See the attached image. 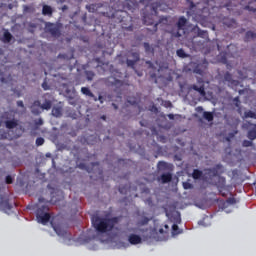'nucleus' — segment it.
Masks as SVG:
<instances>
[{
    "instance_id": "f257e3e1",
    "label": "nucleus",
    "mask_w": 256,
    "mask_h": 256,
    "mask_svg": "<svg viewBox=\"0 0 256 256\" xmlns=\"http://www.w3.org/2000/svg\"><path fill=\"white\" fill-rule=\"evenodd\" d=\"M117 223V217H113L111 219H102L100 217H96L95 220H93V226H95L96 230L100 233L112 231Z\"/></svg>"
},
{
    "instance_id": "f03ea898",
    "label": "nucleus",
    "mask_w": 256,
    "mask_h": 256,
    "mask_svg": "<svg viewBox=\"0 0 256 256\" xmlns=\"http://www.w3.org/2000/svg\"><path fill=\"white\" fill-rule=\"evenodd\" d=\"M150 9L151 13L144 12V16H142V22L147 26L155 24V17L158 16V10H161V3H152Z\"/></svg>"
},
{
    "instance_id": "7ed1b4c3",
    "label": "nucleus",
    "mask_w": 256,
    "mask_h": 256,
    "mask_svg": "<svg viewBox=\"0 0 256 256\" xmlns=\"http://www.w3.org/2000/svg\"><path fill=\"white\" fill-rule=\"evenodd\" d=\"M50 208L47 205L39 206L36 211V218L38 220V223H42L43 225H46L48 222H50L51 215L48 213Z\"/></svg>"
},
{
    "instance_id": "20e7f679",
    "label": "nucleus",
    "mask_w": 256,
    "mask_h": 256,
    "mask_svg": "<svg viewBox=\"0 0 256 256\" xmlns=\"http://www.w3.org/2000/svg\"><path fill=\"white\" fill-rule=\"evenodd\" d=\"M15 202H10L7 195H0V210L9 214L12 211Z\"/></svg>"
},
{
    "instance_id": "39448f33",
    "label": "nucleus",
    "mask_w": 256,
    "mask_h": 256,
    "mask_svg": "<svg viewBox=\"0 0 256 256\" xmlns=\"http://www.w3.org/2000/svg\"><path fill=\"white\" fill-rule=\"evenodd\" d=\"M45 32L50 34L53 38L61 37V30L55 23L47 22Z\"/></svg>"
},
{
    "instance_id": "423d86ee",
    "label": "nucleus",
    "mask_w": 256,
    "mask_h": 256,
    "mask_svg": "<svg viewBox=\"0 0 256 256\" xmlns=\"http://www.w3.org/2000/svg\"><path fill=\"white\" fill-rule=\"evenodd\" d=\"M2 68H4L5 72L2 71ZM9 69L10 67L0 66V81L1 83L13 85V76L9 74Z\"/></svg>"
},
{
    "instance_id": "0eeeda50",
    "label": "nucleus",
    "mask_w": 256,
    "mask_h": 256,
    "mask_svg": "<svg viewBox=\"0 0 256 256\" xmlns=\"http://www.w3.org/2000/svg\"><path fill=\"white\" fill-rule=\"evenodd\" d=\"M128 58L132 59H126V66L134 69V66L139 62L140 60V53L139 52H133L129 51Z\"/></svg>"
},
{
    "instance_id": "6e6552de",
    "label": "nucleus",
    "mask_w": 256,
    "mask_h": 256,
    "mask_svg": "<svg viewBox=\"0 0 256 256\" xmlns=\"http://www.w3.org/2000/svg\"><path fill=\"white\" fill-rule=\"evenodd\" d=\"M206 173L211 178L218 177L220 174L223 173V165L216 164L214 167L206 169Z\"/></svg>"
},
{
    "instance_id": "1a4fd4ad",
    "label": "nucleus",
    "mask_w": 256,
    "mask_h": 256,
    "mask_svg": "<svg viewBox=\"0 0 256 256\" xmlns=\"http://www.w3.org/2000/svg\"><path fill=\"white\" fill-rule=\"evenodd\" d=\"M241 5L244 6L243 9L250 11V12H256V0H240Z\"/></svg>"
},
{
    "instance_id": "9d476101",
    "label": "nucleus",
    "mask_w": 256,
    "mask_h": 256,
    "mask_svg": "<svg viewBox=\"0 0 256 256\" xmlns=\"http://www.w3.org/2000/svg\"><path fill=\"white\" fill-rule=\"evenodd\" d=\"M50 225H52L55 233H57L58 236L65 237L67 235V230L62 227L61 224H55L54 220L50 221Z\"/></svg>"
},
{
    "instance_id": "9b49d317",
    "label": "nucleus",
    "mask_w": 256,
    "mask_h": 256,
    "mask_svg": "<svg viewBox=\"0 0 256 256\" xmlns=\"http://www.w3.org/2000/svg\"><path fill=\"white\" fill-rule=\"evenodd\" d=\"M172 178H173L172 173L166 172L157 177V182L162 184L171 183Z\"/></svg>"
},
{
    "instance_id": "f8f14e48",
    "label": "nucleus",
    "mask_w": 256,
    "mask_h": 256,
    "mask_svg": "<svg viewBox=\"0 0 256 256\" xmlns=\"http://www.w3.org/2000/svg\"><path fill=\"white\" fill-rule=\"evenodd\" d=\"M128 242L130 245L142 244V237H140L138 234L132 233L128 236Z\"/></svg>"
},
{
    "instance_id": "ddd939ff",
    "label": "nucleus",
    "mask_w": 256,
    "mask_h": 256,
    "mask_svg": "<svg viewBox=\"0 0 256 256\" xmlns=\"http://www.w3.org/2000/svg\"><path fill=\"white\" fill-rule=\"evenodd\" d=\"M157 170L158 172L170 171L172 170V164L164 161H160L157 163Z\"/></svg>"
},
{
    "instance_id": "4468645a",
    "label": "nucleus",
    "mask_w": 256,
    "mask_h": 256,
    "mask_svg": "<svg viewBox=\"0 0 256 256\" xmlns=\"http://www.w3.org/2000/svg\"><path fill=\"white\" fill-rule=\"evenodd\" d=\"M18 125H19V121L16 118H12L11 120L5 121L6 129H9V130L17 128Z\"/></svg>"
},
{
    "instance_id": "2eb2a0df",
    "label": "nucleus",
    "mask_w": 256,
    "mask_h": 256,
    "mask_svg": "<svg viewBox=\"0 0 256 256\" xmlns=\"http://www.w3.org/2000/svg\"><path fill=\"white\" fill-rule=\"evenodd\" d=\"M198 82L201 83L200 87H198L197 85H193V86H192V89H193L194 91L199 92V94H200L201 96H204V95H205L204 81H203L202 78H199V79H198Z\"/></svg>"
},
{
    "instance_id": "dca6fc26",
    "label": "nucleus",
    "mask_w": 256,
    "mask_h": 256,
    "mask_svg": "<svg viewBox=\"0 0 256 256\" xmlns=\"http://www.w3.org/2000/svg\"><path fill=\"white\" fill-rule=\"evenodd\" d=\"M42 107V104L40 101H34L33 104L31 105V112L34 115H39L41 113L40 109Z\"/></svg>"
},
{
    "instance_id": "f3484780",
    "label": "nucleus",
    "mask_w": 256,
    "mask_h": 256,
    "mask_svg": "<svg viewBox=\"0 0 256 256\" xmlns=\"http://www.w3.org/2000/svg\"><path fill=\"white\" fill-rule=\"evenodd\" d=\"M249 126H253V128L247 132V138L253 141L256 139V123H249Z\"/></svg>"
},
{
    "instance_id": "a211bd4d",
    "label": "nucleus",
    "mask_w": 256,
    "mask_h": 256,
    "mask_svg": "<svg viewBox=\"0 0 256 256\" xmlns=\"http://www.w3.org/2000/svg\"><path fill=\"white\" fill-rule=\"evenodd\" d=\"M42 14L43 16H49L52 17L53 15V8L50 5H43L42 7Z\"/></svg>"
},
{
    "instance_id": "6ab92c4d",
    "label": "nucleus",
    "mask_w": 256,
    "mask_h": 256,
    "mask_svg": "<svg viewBox=\"0 0 256 256\" xmlns=\"http://www.w3.org/2000/svg\"><path fill=\"white\" fill-rule=\"evenodd\" d=\"M52 115L54 117H62L63 108L61 106H54L53 109H52Z\"/></svg>"
},
{
    "instance_id": "aec40b11",
    "label": "nucleus",
    "mask_w": 256,
    "mask_h": 256,
    "mask_svg": "<svg viewBox=\"0 0 256 256\" xmlns=\"http://www.w3.org/2000/svg\"><path fill=\"white\" fill-rule=\"evenodd\" d=\"M187 25V19L186 17L182 16V17H179L178 19V22H177V28L178 30H182L186 27Z\"/></svg>"
},
{
    "instance_id": "412c9836",
    "label": "nucleus",
    "mask_w": 256,
    "mask_h": 256,
    "mask_svg": "<svg viewBox=\"0 0 256 256\" xmlns=\"http://www.w3.org/2000/svg\"><path fill=\"white\" fill-rule=\"evenodd\" d=\"M81 93L92 98L93 100L97 101V97L94 95L93 92L90 91L89 88H86V87H82L81 88Z\"/></svg>"
},
{
    "instance_id": "4be33fe9",
    "label": "nucleus",
    "mask_w": 256,
    "mask_h": 256,
    "mask_svg": "<svg viewBox=\"0 0 256 256\" xmlns=\"http://www.w3.org/2000/svg\"><path fill=\"white\" fill-rule=\"evenodd\" d=\"M206 69H207V67H204L203 65L198 64V65H196L195 68H194V73H195V74H198V75H200V76H203Z\"/></svg>"
},
{
    "instance_id": "5701e85b",
    "label": "nucleus",
    "mask_w": 256,
    "mask_h": 256,
    "mask_svg": "<svg viewBox=\"0 0 256 256\" xmlns=\"http://www.w3.org/2000/svg\"><path fill=\"white\" fill-rule=\"evenodd\" d=\"M255 38H256V33L249 30L246 32V35L244 36V42L248 43Z\"/></svg>"
},
{
    "instance_id": "b1692460",
    "label": "nucleus",
    "mask_w": 256,
    "mask_h": 256,
    "mask_svg": "<svg viewBox=\"0 0 256 256\" xmlns=\"http://www.w3.org/2000/svg\"><path fill=\"white\" fill-rule=\"evenodd\" d=\"M12 39H13V35L10 34L9 31H5V32H4V35H3V41H4V43H10V42L12 41Z\"/></svg>"
},
{
    "instance_id": "393cba45",
    "label": "nucleus",
    "mask_w": 256,
    "mask_h": 256,
    "mask_svg": "<svg viewBox=\"0 0 256 256\" xmlns=\"http://www.w3.org/2000/svg\"><path fill=\"white\" fill-rule=\"evenodd\" d=\"M203 117H204V119L207 120L208 122H211V121L214 120V114H213L212 112L204 111Z\"/></svg>"
},
{
    "instance_id": "a878e982",
    "label": "nucleus",
    "mask_w": 256,
    "mask_h": 256,
    "mask_svg": "<svg viewBox=\"0 0 256 256\" xmlns=\"http://www.w3.org/2000/svg\"><path fill=\"white\" fill-rule=\"evenodd\" d=\"M52 108V101H50V100H46V101H44V103L43 104H41V109L42 110H50Z\"/></svg>"
},
{
    "instance_id": "bb28decb",
    "label": "nucleus",
    "mask_w": 256,
    "mask_h": 256,
    "mask_svg": "<svg viewBox=\"0 0 256 256\" xmlns=\"http://www.w3.org/2000/svg\"><path fill=\"white\" fill-rule=\"evenodd\" d=\"M203 176V172L201 170L198 169H194L193 173H192V177L193 179L197 180V179H201Z\"/></svg>"
},
{
    "instance_id": "cd10ccee",
    "label": "nucleus",
    "mask_w": 256,
    "mask_h": 256,
    "mask_svg": "<svg viewBox=\"0 0 256 256\" xmlns=\"http://www.w3.org/2000/svg\"><path fill=\"white\" fill-rule=\"evenodd\" d=\"M224 25H226L228 28H236L237 22L235 21V19H230L228 21H225Z\"/></svg>"
},
{
    "instance_id": "c85d7f7f",
    "label": "nucleus",
    "mask_w": 256,
    "mask_h": 256,
    "mask_svg": "<svg viewBox=\"0 0 256 256\" xmlns=\"http://www.w3.org/2000/svg\"><path fill=\"white\" fill-rule=\"evenodd\" d=\"M176 54L179 58L181 59H185L188 57V54L185 52V50H183L182 48H179L177 51H176Z\"/></svg>"
},
{
    "instance_id": "c756f323",
    "label": "nucleus",
    "mask_w": 256,
    "mask_h": 256,
    "mask_svg": "<svg viewBox=\"0 0 256 256\" xmlns=\"http://www.w3.org/2000/svg\"><path fill=\"white\" fill-rule=\"evenodd\" d=\"M85 76H86V79L88 81H93L94 77H95V73L93 71H85Z\"/></svg>"
},
{
    "instance_id": "7c9ffc66",
    "label": "nucleus",
    "mask_w": 256,
    "mask_h": 256,
    "mask_svg": "<svg viewBox=\"0 0 256 256\" xmlns=\"http://www.w3.org/2000/svg\"><path fill=\"white\" fill-rule=\"evenodd\" d=\"M244 117L256 119V113L251 110H248L244 113Z\"/></svg>"
},
{
    "instance_id": "2f4dec72",
    "label": "nucleus",
    "mask_w": 256,
    "mask_h": 256,
    "mask_svg": "<svg viewBox=\"0 0 256 256\" xmlns=\"http://www.w3.org/2000/svg\"><path fill=\"white\" fill-rule=\"evenodd\" d=\"M144 49L146 53L154 54V48H152L149 43H144Z\"/></svg>"
},
{
    "instance_id": "473e14b6",
    "label": "nucleus",
    "mask_w": 256,
    "mask_h": 256,
    "mask_svg": "<svg viewBox=\"0 0 256 256\" xmlns=\"http://www.w3.org/2000/svg\"><path fill=\"white\" fill-rule=\"evenodd\" d=\"M224 80H225V82H228V83L233 82V75L230 74L229 72H226L224 74Z\"/></svg>"
},
{
    "instance_id": "72a5a7b5",
    "label": "nucleus",
    "mask_w": 256,
    "mask_h": 256,
    "mask_svg": "<svg viewBox=\"0 0 256 256\" xmlns=\"http://www.w3.org/2000/svg\"><path fill=\"white\" fill-rule=\"evenodd\" d=\"M150 222V219L148 217H142L141 220L139 221L140 226H145Z\"/></svg>"
},
{
    "instance_id": "f704fd0d",
    "label": "nucleus",
    "mask_w": 256,
    "mask_h": 256,
    "mask_svg": "<svg viewBox=\"0 0 256 256\" xmlns=\"http://www.w3.org/2000/svg\"><path fill=\"white\" fill-rule=\"evenodd\" d=\"M198 37L207 38L208 37V31L199 29L198 30Z\"/></svg>"
},
{
    "instance_id": "c9c22d12",
    "label": "nucleus",
    "mask_w": 256,
    "mask_h": 256,
    "mask_svg": "<svg viewBox=\"0 0 256 256\" xmlns=\"http://www.w3.org/2000/svg\"><path fill=\"white\" fill-rule=\"evenodd\" d=\"M252 146H253L252 140H243L242 147L248 148V147H252Z\"/></svg>"
},
{
    "instance_id": "e433bc0d",
    "label": "nucleus",
    "mask_w": 256,
    "mask_h": 256,
    "mask_svg": "<svg viewBox=\"0 0 256 256\" xmlns=\"http://www.w3.org/2000/svg\"><path fill=\"white\" fill-rule=\"evenodd\" d=\"M164 21H167V18L162 17V18H160V21H158L157 23L154 24L153 30L155 33L158 32V25L163 23Z\"/></svg>"
},
{
    "instance_id": "4c0bfd02",
    "label": "nucleus",
    "mask_w": 256,
    "mask_h": 256,
    "mask_svg": "<svg viewBox=\"0 0 256 256\" xmlns=\"http://www.w3.org/2000/svg\"><path fill=\"white\" fill-rule=\"evenodd\" d=\"M45 143V139H43L42 137H38L36 139V145L39 147V146H42L43 144Z\"/></svg>"
},
{
    "instance_id": "58836bf2",
    "label": "nucleus",
    "mask_w": 256,
    "mask_h": 256,
    "mask_svg": "<svg viewBox=\"0 0 256 256\" xmlns=\"http://www.w3.org/2000/svg\"><path fill=\"white\" fill-rule=\"evenodd\" d=\"M183 188L184 190H189L193 188V185L189 182H183Z\"/></svg>"
},
{
    "instance_id": "ea45409f",
    "label": "nucleus",
    "mask_w": 256,
    "mask_h": 256,
    "mask_svg": "<svg viewBox=\"0 0 256 256\" xmlns=\"http://www.w3.org/2000/svg\"><path fill=\"white\" fill-rule=\"evenodd\" d=\"M42 88L44 91H49L50 90V86L48 85L46 79H44L43 83H42Z\"/></svg>"
},
{
    "instance_id": "a19ab883",
    "label": "nucleus",
    "mask_w": 256,
    "mask_h": 256,
    "mask_svg": "<svg viewBox=\"0 0 256 256\" xmlns=\"http://www.w3.org/2000/svg\"><path fill=\"white\" fill-rule=\"evenodd\" d=\"M172 231H173V234H179V225L177 224H173L172 225Z\"/></svg>"
},
{
    "instance_id": "79ce46f5",
    "label": "nucleus",
    "mask_w": 256,
    "mask_h": 256,
    "mask_svg": "<svg viewBox=\"0 0 256 256\" xmlns=\"http://www.w3.org/2000/svg\"><path fill=\"white\" fill-rule=\"evenodd\" d=\"M233 102H234V104L236 105L237 108L240 107L241 102H240L239 96L235 97V98L233 99Z\"/></svg>"
},
{
    "instance_id": "37998d69",
    "label": "nucleus",
    "mask_w": 256,
    "mask_h": 256,
    "mask_svg": "<svg viewBox=\"0 0 256 256\" xmlns=\"http://www.w3.org/2000/svg\"><path fill=\"white\" fill-rule=\"evenodd\" d=\"M128 190V186H124V187H119V192L120 194H126Z\"/></svg>"
},
{
    "instance_id": "c03bdc74",
    "label": "nucleus",
    "mask_w": 256,
    "mask_h": 256,
    "mask_svg": "<svg viewBox=\"0 0 256 256\" xmlns=\"http://www.w3.org/2000/svg\"><path fill=\"white\" fill-rule=\"evenodd\" d=\"M5 183H6V184H12V183H13V178H12V176H6V178H5Z\"/></svg>"
},
{
    "instance_id": "a18cd8bd",
    "label": "nucleus",
    "mask_w": 256,
    "mask_h": 256,
    "mask_svg": "<svg viewBox=\"0 0 256 256\" xmlns=\"http://www.w3.org/2000/svg\"><path fill=\"white\" fill-rule=\"evenodd\" d=\"M227 202L231 205L236 204V199L235 198H228Z\"/></svg>"
},
{
    "instance_id": "49530a36",
    "label": "nucleus",
    "mask_w": 256,
    "mask_h": 256,
    "mask_svg": "<svg viewBox=\"0 0 256 256\" xmlns=\"http://www.w3.org/2000/svg\"><path fill=\"white\" fill-rule=\"evenodd\" d=\"M152 0H139V3L148 6V4L151 2Z\"/></svg>"
},
{
    "instance_id": "de8ad7c7",
    "label": "nucleus",
    "mask_w": 256,
    "mask_h": 256,
    "mask_svg": "<svg viewBox=\"0 0 256 256\" xmlns=\"http://www.w3.org/2000/svg\"><path fill=\"white\" fill-rule=\"evenodd\" d=\"M36 126H42L43 125V120L39 118L35 123Z\"/></svg>"
},
{
    "instance_id": "09e8293b",
    "label": "nucleus",
    "mask_w": 256,
    "mask_h": 256,
    "mask_svg": "<svg viewBox=\"0 0 256 256\" xmlns=\"http://www.w3.org/2000/svg\"><path fill=\"white\" fill-rule=\"evenodd\" d=\"M17 107H20L22 109L25 108L24 102L23 101H17Z\"/></svg>"
},
{
    "instance_id": "8fccbe9b",
    "label": "nucleus",
    "mask_w": 256,
    "mask_h": 256,
    "mask_svg": "<svg viewBox=\"0 0 256 256\" xmlns=\"http://www.w3.org/2000/svg\"><path fill=\"white\" fill-rule=\"evenodd\" d=\"M204 111L203 107L202 106H198L196 107V112L198 113H202Z\"/></svg>"
},
{
    "instance_id": "3c124183",
    "label": "nucleus",
    "mask_w": 256,
    "mask_h": 256,
    "mask_svg": "<svg viewBox=\"0 0 256 256\" xmlns=\"http://www.w3.org/2000/svg\"><path fill=\"white\" fill-rule=\"evenodd\" d=\"M91 166L92 168L99 167V162H92Z\"/></svg>"
},
{
    "instance_id": "603ef678",
    "label": "nucleus",
    "mask_w": 256,
    "mask_h": 256,
    "mask_svg": "<svg viewBox=\"0 0 256 256\" xmlns=\"http://www.w3.org/2000/svg\"><path fill=\"white\" fill-rule=\"evenodd\" d=\"M231 138H234V134L233 133H230V137H226V141L230 142Z\"/></svg>"
},
{
    "instance_id": "864d4df0",
    "label": "nucleus",
    "mask_w": 256,
    "mask_h": 256,
    "mask_svg": "<svg viewBox=\"0 0 256 256\" xmlns=\"http://www.w3.org/2000/svg\"><path fill=\"white\" fill-rule=\"evenodd\" d=\"M220 180H221L222 184H225V178L224 177H221Z\"/></svg>"
},
{
    "instance_id": "5fc2aeb1",
    "label": "nucleus",
    "mask_w": 256,
    "mask_h": 256,
    "mask_svg": "<svg viewBox=\"0 0 256 256\" xmlns=\"http://www.w3.org/2000/svg\"><path fill=\"white\" fill-rule=\"evenodd\" d=\"M98 100H100L101 103H103V97L102 96H98Z\"/></svg>"
},
{
    "instance_id": "6e6d98bb",
    "label": "nucleus",
    "mask_w": 256,
    "mask_h": 256,
    "mask_svg": "<svg viewBox=\"0 0 256 256\" xmlns=\"http://www.w3.org/2000/svg\"><path fill=\"white\" fill-rule=\"evenodd\" d=\"M168 117H169L170 119H174V114H169Z\"/></svg>"
},
{
    "instance_id": "4d7b16f0",
    "label": "nucleus",
    "mask_w": 256,
    "mask_h": 256,
    "mask_svg": "<svg viewBox=\"0 0 256 256\" xmlns=\"http://www.w3.org/2000/svg\"><path fill=\"white\" fill-rule=\"evenodd\" d=\"M62 9L63 11H66L68 9L67 5H64Z\"/></svg>"
},
{
    "instance_id": "13d9d810",
    "label": "nucleus",
    "mask_w": 256,
    "mask_h": 256,
    "mask_svg": "<svg viewBox=\"0 0 256 256\" xmlns=\"http://www.w3.org/2000/svg\"><path fill=\"white\" fill-rule=\"evenodd\" d=\"M140 126H146L144 121H140Z\"/></svg>"
},
{
    "instance_id": "bf43d9fd",
    "label": "nucleus",
    "mask_w": 256,
    "mask_h": 256,
    "mask_svg": "<svg viewBox=\"0 0 256 256\" xmlns=\"http://www.w3.org/2000/svg\"><path fill=\"white\" fill-rule=\"evenodd\" d=\"M167 104H168V107H171V106H172V104H171L170 101H168Z\"/></svg>"
},
{
    "instance_id": "052dcab7",
    "label": "nucleus",
    "mask_w": 256,
    "mask_h": 256,
    "mask_svg": "<svg viewBox=\"0 0 256 256\" xmlns=\"http://www.w3.org/2000/svg\"><path fill=\"white\" fill-rule=\"evenodd\" d=\"M79 167H80L81 169H83V168H84V164H80Z\"/></svg>"
},
{
    "instance_id": "680f3d73",
    "label": "nucleus",
    "mask_w": 256,
    "mask_h": 256,
    "mask_svg": "<svg viewBox=\"0 0 256 256\" xmlns=\"http://www.w3.org/2000/svg\"><path fill=\"white\" fill-rule=\"evenodd\" d=\"M132 29H133L132 26H129V27H128V30H129V31H132Z\"/></svg>"
},
{
    "instance_id": "e2e57ef3",
    "label": "nucleus",
    "mask_w": 256,
    "mask_h": 256,
    "mask_svg": "<svg viewBox=\"0 0 256 256\" xmlns=\"http://www.w3.org/2000/svg\"><path fill=\"white\" fill-rule=\"evenodd\" d=\"M113 106H114V109H117L118 107H117V105H115V104H112Z\"/></svg>"
},
{
    "instance_id": "0e129e2a",
    "label": "nucleus",
    "mask_w": 256,
    "mask_h": 256,
    "mask_svg": "<svg viewBox=\"0 0 256 256\" xmlns=\"http://www.w3.org/2000/svg\"><path fill=\"white\" fill-rule=\"evenodd\" d=\"M39 202H43V198H39Z\"/></svg>"
},
{
    "instance_id": "69168bd1",
    "label": "nucleus",
    "mask_w": 256,
    "mask_h": 256,
    "mask_svg": "<svg viewBox=\"0 0 256 256\" xmlns=\"http://www.w3.org/2000/svg\"><path fill=\"white\" fill-rule=\"evenodd\" d=\"M52 163H53V165H55V160L54 159H52Z\"/></svg>"
},
{
    "instance_id": "338daca9",
    "label": "nucleus",
    "mask_w": 256,
    "mask_h": 256,
    "mask_svg": "<svg viewBox=\"0 0 256 256\" xmlns=\"http://www.w3.org/2000/svg\"><path fill=\"white\" fill-rule=\"evenodd\" d=\"M163 231H164L163 228H161V229H160V232L163 233Z\"/></svg>"
},
{
    "instance_id": "774afa93",
    "label": "nucleus",
    "mask_w": 256,
    "mask_h": 256,
    "mask_svg": "<svg viewBox=\"0 0 256 256\" xmlns=\"http://www.w3.org/2000/svg\"><path fill=\"white\" fill-rule=\"evenodd\" d=\"M128 9L132 10V8H131V7H128Z\"/></svg>"
}]
</instances>
